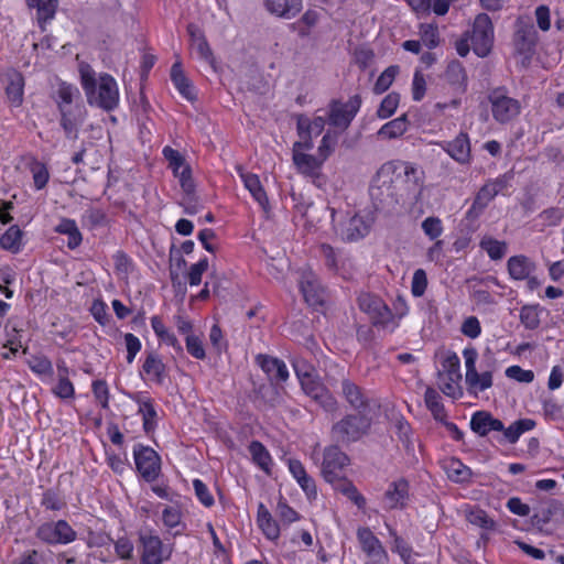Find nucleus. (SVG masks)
<instances>
[{
	"instance_id": "f257e3e1",
	"label": "nucleus",
	"mask_w": 564,
	"mask_h": 564,
	"mask_svg": "<svg viewBox=\"0 0 564 564\" xmlns=\"http://www.w3.org/2000/svg\"><path fill=\"white\" fill-rule=\"evenodd\" d=\"M80 84L90 106L105 111H112L119 105V88L116 79L109 74L96 76V72L87 63L79 64Z\"/></svg>"
},
{
	"instance_id": "f03ea898",
	"label": "nucleus",
	"mask_w": 564,
	"mask_h": 564,
	"mask_svg": "<svg viewBox=\"0 0 564 564\" xmlns=\"http://www.w3.org/2000/svg\"><path fill=\"white\" fill-rule=\"evenodd\" d=\"M393 166L383 163L378 170L370 186V197L375 208L379 212L390 213L397 208L403 198L397 187L392 175Z\"/></svg>"
},
{
	"instance_id": "7ed1b4c3",
	"label": "nucleus",
	"mask_w": 564,
	"mask_h": 564,
	"mask_svg": "<svg viewBox=\"0 0 564 564\" xmlns=\"http://www.w3.org/2000/svg\"><path fill=\"white\" fill-rule=\"evenodd\" d=\"M371 426L370 411L350 412L332 425L330 435L336 443L349 445L368 435Z\"/></svg>"
},
{
	"instance_id": "20e7f679",
	"label": "nucleus",
	"mask_w": 564,
	"mask_h": 564,
	"mask_svg": "<svg viewBox=\"0 0 564 564\" xmlns=\"http://www.w3.org/2000/svg\"><path fill=\"white\" fill-rule=\"evenodd\" d=\"M386 164L392 165L394 170L392 178L399 187L403 200L416 199L422 194L423 171L415 164L404 161H389Z\"/></svg>"
},
{
	"instance_id": "39448f33",
	"label": "nucleus",
	"mask_w": 564,
	"mask_h": 564,
	"mask_svg": "<svg viewBox=\"0 0 564 564\" xmlns=\"http://www.w3.org/2000/svg\"><path fill=\"white\" fill-rule=\"evenodd\" d=\"M141 564H162L170 560L173 549L163 544L152 530L138 533Z\"/></svg>"
},
{
	"instance_id": "423d86ee",
	"label": "nucleus",
	"mask_w": 564,
	"mask_h": 564,
	"mask_svg": "<svg viewBox=\"0 0 564 564\" xmlns=\"http://www.w3.org/2000/svg\"><path fill=\"white\" fill-rule=\"evenodd\" d=\"M332 223L336 234L344 241H357L366 237L371 228V219L360 214H346L344 220H337V213L332 210Z\"/></svg>"
},
{
	"instance_id": "0eeeda50",
	"label": "nucleus",
	"mask_w": 564,
	"mask_h": 564,
	"mask_svg": "<svg viewBox=\"0 0 564 564\" xmlns=\"http://www.w3.org/2000/svg\"><path fill=\"white\" fill-rule=\"evenodd\" d=\"M350 464L348 455L338 446L329 445L323 451L321 473L325 481L336 486L344 479V469Z\"/></svg>"
},
{
	"instance_id": "6e6552de",
	"label": "nucleus",
	"mask_w": 564,
	"mask_h": 564,
	"mask_svg": "<svg viewBox=\"0 0 564 564\" xmlns=\"http://www.w3.org/2000/svg\"><path fill=\"white\" fill-rule=\"evenodd\" d=\"M489 102L494 119L499 123H508L521 112V104L518 99L508 96L505 88H496L489 94Z\"/></svg>"
},
{
	"instance_id": "1a4fd4ad",
	"label": "nucleus",
	"mask_w": 564,
	"mask_h": 564,
	"mask_svg": "<svg viewBox=\"0 0 564 564\" xmlns=\"http://www.w3.org/2000/svg\"><path fill=\"white\" fill-rule=\"evenodd\" d=\"M137 471L147 482H153L161 474V457L150 446L138 443L133 446Z\"/></svg>"
},
{
	"instance_id": "9d476101",
	"label": "nucleus",
	"mask_w": 564,
	"mask_h": 564,
	"mask_svg": "<svg viewBox=\"0 0 564 564\" xmlns=\"http://www.w3.org/2000/svg\"><path fill=\"white\" fill-rule=\"evenodd\" d=\"M470 43L477 56L486 57L490 53L494 44V25L486 13H480L476 17L473 24Z\"/></svg>"
},
{
	"instance_id": "9b49d317",
	"label": "nucleus",
	"mask_w": 564,
	"mask_h": 564,
	"mask_svg": "<svg viewBox=\"0 0 564 564\" xmlns=\"http://www.w3.org/2000/svg\"><path fill=\"white\" fill-rule=\"evenodd\" d=\"M36 538L51 545L69 544L77 538L76 531L65 520L45 522L36 529Z\"/></svg>"
},
{
	"instance_id": "f8f14e48",
	"label": "nucleus",
	"mask_w": 564,
	"mask_h": 564,
	"mask_svg": "<svg viewBox=\"0 0 564 564\" xmlns=\"http://www.w3.org/2000/svg\"><path fill=\"white\" fill-rule=\"evenodd\" d=\"M463 356L466 367L465 381L468 390L477 393L489 389L492 386V375L490 371L478 373L476 369L477 350L474 347H467L463 350Z\"/></svg>"
},
{
	"instance_id": "ddd939ff",
	"label": "nucleus",
	"mask_w": 564,
	"mask_h": 564,
	"mask_svg": "<svg viewBox=\"0 0 564 564\" xmlns=\"http://www.w3.org/2000/svg\"><path fill=\"white\" fill-rule=\"evenodd\" d=\"M361 106V97L359 95L351 96L347 102L332 101L328 111V122L330 126L347 129L359 111Z\"/></svg>"
},
{
	"instance_id": "4468645a",
	"label": "nucleus",
	"mask_w": 564,
	"mask_h": 564,
	"mask_svg": "<svg viewBox=\"0 0 564 564\" xmlns=\"http://www.w3.org/2000/svg\"><path fill=\"white\" fill-rule=\"evenodd\" d=\"M300 289L305 302L318 308L324 306L327 300V291L321 283L319 278L312 270H304L300 278Z\"/></svg>"
},
{
	"instance_id": "2eb2a0df",
	"label": "nucleus",
	"mask_w": 564,
	"mask_h": 564,
	"mask_svg": "<svg viewBox=\"0 0 564 564\" xmlns=\"http://www.w3.org/2000/svg\"><path fill=\"white\" fill-rule=\"evenodd\" d=\"M325 122V118L322 116H316L311 119L306 115H297L296 131L300 140L295 142V147L306 150L313 149V138L318 137L323 132Z\"/></svg>"
},
{
	"instance_id": "dca6fc26",
	"label": "nucleus",
	"mask_w": 564,
	"mask_h": 564,
	"mask_svg": "<svg viewBox=\"0 0 564 564\" xmlns=\"http://www.w3.org/2000/svg\"><path fill=\"white\" fill-rule=\"evenodd\" d=\"M437 145L458 164L471 163V145L467 132L460 131L453 140L441 141Z\"/></svg>"
},
{
	"instance_id": "f3484780",
	"label": "nucleus",
	"mask_w": 564,
	"mask_h": 564,
	"mask_svg": "<svg viewBox=\"0 0 564 564\" xmlns=\"http://www.w3.org/2000/svg\"><path fill=\"white\" fill-rule=\"evenodd\" d=\"M409 481L404 478H400L392 481L383 495V509L395 510L404 509L409 501Z\"/></svg>"
},
{
	"instance_id": "a211bd4d",
	"label": "nucleus",
	"mask_w": 564,
	"mask_h": 564,
	"mask_svg": "<svg viewBox=\"0 0 564 564\" xmlns=\"http://www.w3.org/2000/svg\"><path fill=\"white\" fill-rule=\"evenodd\" d=\"M58 111L61 113L59 123L64 130L66 138L73 140L77 139L78 130L84 123L86 117L85 106L82 104L68 108L58 109Z\"/></svg>"
},
{
	"instance_id": "6ab92c4d",
	"label": "nucleus",
	"mask_w": 564,
	"mask_h": 564,
	"mask_svg": "<svg viewBox=\"0 0 564 564\" xmlns=\"http://www.w3.org/2000/svg\"><path fill=\"white\" fill-rule=\"evenodd\" d=\"M341 395L355 412L370 411V398L361 387L350 379L341 380Z\"/></svg>"
},
{
	"instance_id": "aec40b11",
	"label": "nucleus",
	"mask_w": 564,
	"mask_h": 564,
	"mask_svg": "<svg viewBox=\"0 0 564 564\" xmlns=\"http://www.w3.org/2000/svg\"><path fill=\"white\" fill-rule=\"evenodd\" d=\"M513 177V171H508L498 175L496 178H490L479 188L476 195L479 199H482L489 205L497 195H506V192L511 186Z\"/></svg>"
},
{
	"instance_id": "412c9836",
	"label": "nucleus",
	"mask_w": 564,
	"mask_h": 564,
	"mask_svg": "<svg viewBox=\"0 0 564 564\" xmlns=\"http://www.w3.org/2000/svg\"><path fill=\"white\" fill-rule=\"evenodd\" d=\"M470 430L480 437L487 436L490 432L503 430V423L496 419L489 411H476L469 422Z\"/></svg>"
},
{
	"instance_id": "4be33fe9",
	"label": "nucleus",
	"mask_w": 564,
	"mask_h": 564,
	"mask_svg": "<svg viewBox=\"0 0 564 564\" xmlns=\"http://www.w3.org/2000/svg\"><path fill=\"white\" fill-rule=\"evenodd\" d=\"M130 399L139 406L138 413L142 416L144 432L150 433L154 431L156 427L158 413L153 400L145 392L130 394Z\"/></svg>"
},
{
	"instance_id": "5701e85b",
	"label": "nucleus",
	"mask_w": 564,
	"mask_h": 564,
	"mask_svg": "<svg viewBox=\"0 0 564 564\" xmlns=\"http://www.w3.org/2000/svg\"><path fill=\"white\" fill-rule=\"evenodd\" d=\"M513 41L520 54H531L538 41V33L534 25L518 20Z\"/></svg>"
},
{
	"instance_id": "b1692460",
	"label": "nucleus",
	"mask_w": 564,
	"mask_h": 564,
	"mask_svg": "<svg viewBox=\"0 0 564 564\" xmlns=\"http://www.w3.org/2000/svg\"><path fill=\"white\" fill-rule=\"evenodd\" d=\"M256 521L258 528L268 540L272 542L279 540L281 533L279 522L272 517L263 502L258 503Z\"/></svg>"
},
{
	"instance_id": "393cba45",
	"label": "nucleus",
	"mask_w": 564,
	"mask_h": 564,
	"mask_svg": "<svg viewBox=\"0 0 564 564\" xmlns=\"http://www.w3.org/2000/svg\"><path fill=\"white\" fill-rule=\"evenodd\" d=\"M264 7L269 13L281 19H293L302 8V0H264Z\"/></svg>"
},
{
	"instance_id": "a878e982",
	"label": "nucleus",
	"mask_w": 564,
	"mask_h": 564,
	"mask_svg": "<svg viewBox=\"0 0 564 564\" xmlns=\"http://www.w3.org/2000/svg\"><path fill=\"white\" fill-rule=\"evenodd\" d=\"M257 360L271 381L284 382L289 379V370L283 360L267 355H259Z\"/></svg>"
},
{
	"instance_id": "bb28decb",
	"label": "nucleus",
	"mask_w": 564,
	"mask_h": 564,
	"mask_svg": "<svg viewBox=\"0 0 564 564\" xmlns=\"http://www.w3.org/2000/svg\"><path fill=\"white\" fill-rule=\"evenodd\" d=\"M239 175L245 187L249 191L253 199L260 205V207L265 213H268L270 209L269 199L260 182L259 176L257 174L245 172L242 170L239 171Z\"/></svg>"
},
{
	"instance_id": "cd10ccee",
	"label": "nucleus",
	"mask_w": 564,
	"mask_h": 564,
	"mask_svg": "<svg viewBox=\"0 0 564 564\" xmlns=\"http://www.w3.org/2000/svg\"><path fill=\"white\" fill-rule=\"evenodd\" d=\"M357 539L362 551L372 558L381 560L387 555L380 540L372 533L369 528H359L357 530Z\"/></svg>"
},
{
	"instance_id": "c85d7f7f",
	"label": "nucleus",
	"mask_w": 564,
	"mask_h": 564,
	"mask_svg": "<svg viewBox=\"0 0 564 564\" xmlns=\"http://www.w3.org/2000/svg\"><path fill=\"white\" fill-rule=\"evenodd\" d=\"M534 427L535 422L532 419H520L514 421L508 427L503 426V430L500 431L502 434L497 436L496 438L500 444H516L522 434L533 430Z\"/></svg>"
},
{
	"instance_id": "c756f323",
	"label": "nucleus",
	"mask_w": 564,
	"mask_h": 564,
	"mask_svg": "<svg viewBox=\"0 0 564 564\" xmlns=\"http://www.w3.org/2000/svg\"><path fill=\"white\" fill-rule=\"evenodd\" d=\"M507 269L511 279L522 281L536 270V265L529 257L519 254L508 259Z\"/></svg>"
},
{
	"instance_id": "7c9ffc66",
	"label": "nucleus",
	"mask_w": 564,
	"mask_h": 564,
	"mask_svg": "<svg viewBox=\"0 0 564 564\" xmlns=\"http://www.w3.org/2000/svg\"><path fill=\"white\" fill-rule=\"evenodd\" d=\"M304 148H296L293 144V162L297 170L305 175H316L322 166L323 159L319 160L312 154L303 153Z\"/></svg>"
},
{
	"instance_id": "2f4dec72",
	"label": "nucleus",
	"mask_w": 564,
	"mask_h": 564,
	"mask_svg": "<svg viewBox=\"0 0 564 564\" xmlns=\"http://www.w3.org/2000/svg\"><path fill=\"white\" fill-rule=\"evenodd\" d=\"M54 99L58 109L82 105L79 89L65 82L58 84L54 93Z\"/></svg>"
},
{
	"instance_id": "473e14b6",
	"label": "nucleus",
	"mask_w": 564,
	"mask_h": 564,
	"mask_svg": "<svg viewBox=\"0 0 564 564\" xmlns=\"http://www.w3.org/2000/svg\"><path fill=\"white\" fill-rule=\"evenodd\" d=\"M142 370L152 381L162 384L166 377V366L162 359L154 352H149L142 365Z\"/></svg>"
},
{
	"instance_id": "72a5a7b5",
	"label": "nucleus",
	"mask_w": 564,
	"mask_h": 564,
	"mask_svg": "<svg viewBox=\"0 0 564 564\" xmlns=\"http://www.w3.org/2000/svg\"><path fill=\"white\" fill-rule=\"evenodd\" d=\"M446 82L458 93H465L467 88V75L464 66L458 61L448 63L445 70Z\"/></svg>"
},
{
	"instance_id": "f704fd0d",
	"label": "nucleus",
	"mask_w": 564,
	"mask_h": 564,
	"mask_svg": "<svg viewBox=\"0 0 564 564\" xmlns=\"http://www.w3.org/2000/svg\"><path fill=\"white\" fill-rule=\"evenodd\" d=\"M187 32L191 39L193 48L197 52L198 56L203 59H210L213 56L209 44L204 35V32L194 23L187 25Z\"/></svg>"
},
{
	"instance_id": "c9c22d12",
	"label": "nucleus",
	"mask_w": 564,
	"mask_h": 564,
	"mask_svg": "<svg viewBox=\"0 0 564 564\" xmlns=\"http://www.w3.org/2000/svg\"><path fill=\"white\" fill-rule=\"evenodd\" d=\"M171 80L184 98L187 100L195 99L194 88L188 78L185 76L180 62H176L172 65Z\"/></svg>"
},
{
	"instance_id": "e433bc0d",
	"label": "nucleus",
	"mask_w": 564,
	"mask_h": 564,
	"mask_svg": "<svg viewBox=\"0 0 564 564\" xmlns=\"http://www.w3.org/2000/svg\"><path fill=\"white\" fill-rule=\"evenodd\" d=\"M466 521L481 530H497V522L479 507H467L465 509Z\"/></svg>"
},
{
	"instance_id": "4c0bfd02",
	"label": "nucleus",
	"mask_w": 564,
	"mask_h": 564,
	"mask_svg": "<svg viewBox=\"0 0 564 564\" xmlns=\"http://www.w3.org/2000/svg\"><path fill=\"white\" fill-rule=\"evenodd\" d=\"M151 326L154 334L162 343L173 347L177 354H183V347L181 343L177 340L176 336L165 327L160 316L154 315L151 317Z\"/></svg>"
},
{
	"instance_id": "58836bf2",
	"label": "nucleus",
	"mask_w": 564,
	"mask_h": 564,
	"mask_svg": "<svg viewBox=\"0 0 564 564\" xmlns=\"http://www.w3.org/2000/svg\"><path fill=\"white\" fill-rule=\"evenodd\" d=\"M252 462L265 474H271L272 457L265 446L259 441H252L248 446Z\"/></svg>"
},
{
	"instance_id": "ea45409f",
	"label": "nucleus",
	"mask_w": 564,
	"mask_h": 564,
	"mask_svg": "<svg viewBox=\"0 0 564 564\" xmlns=\"http://www.w3.org/2000/svg\"><path fill=\"white\" fill-rule=\"evenodd\" d=\"M28 4L36 8L39 25L42 31H45V23L55 15L57 0H28Z\"/></svg>"
},
{
	"instance_id": "a19ab883",
	"label": "nucleus",
	"mask_w": 564,
	"mask_h": 564,
	"mask_svg": "<svg viewBox=\"0 0 564 564\" xmlns=\"http://www.w3.org/2000/svg\"><path fill=\"white\" fill-rule=\"evenodd\" d=\"M55 231L68 236L67 247L72 250L82 243L83 236L74 219L63 218L56 226Z\"/></svg>"
},
{
	"instance_id": "79ce46f5",
	"label": "nucleus",
	"mask_w": 564,
	"mask_h": 564,
	"mask_svg": "<svg viewBox=\"0 0 564 564\" xmlns=\"http://www.w3.org/2000/svg\"><path fill=\"white\" fill-rule=\"evenodd\" d=\"M24 78L20 73L10 75L9 84L6 88V95L12 106L20 107L23 102Z\"/></svg>"
},
{
	"instance_id": "37998d69",
	"label": "nucleus",
	"mask_w": 564,
	"mask_h": 564,
	"mask_svg": "<svg viewBox=\"0 0 564 564\" xmlns=\"http://www.w3.org/2000/svg\"><path fill=\"white\" fill-rule=\"evenodd\" d=\"M163 524L172 532L173 536L181 535L186 528V524L182 522V512L177 507H166L162 512Z\"/></svg>"
},
{
	"instance_id": "c03bdc74",
	"label": "nucleus",
	"mask_w": 564,
	"mask_h": 564,
	"mask_svg": "<svg viewBox=\"0 0 564 564\" xmlns=\"http://www.w3.org/2000/svg\"><path fill=\"white\" fill-rule=\"evenodd\" d=\"M424 402L436 421L443 422L444 419H446V412L442 403V398L434 388H426L424 393Z\"/></svg>"
},
{
	"instance_id": "a18cd8bd",
	"label": "nucleus",
	"mask_w": 564,
	"mask_h": 564,
	"mask_svg": "<svg viewBox=\"0 0 564 564\" xmlns=\"http://www.w3.org/2000/svg\"><path fill=\"white\" fill-rule=\"evenodd\" d=\"M23 232L19 226H10L3 235L0 237V247L4 250L17 253L22 247Z\"/></svg>"
},
{
	"instance_id": "49530a36",
	"label": "nucleus",
	"mask_w": 564,
	"mask_h": 564,
	"mask_svg": "<svg viewBox=\"0 0 564 564\" xmlns=\"http://www.w3.org/2000/svg\"><path fill=\"white\" fill-rule=\"evenodd\" d=\"M408 129L406 115H402L387 123L378 131V135L383 139H395L401 137Z\"/></svg>"
},
{
	"instance_id": "de8ad7c7",
	"label": "nucleus",
	"mask_w": 564,
	"mask_h": 564,
	"mask_svg": "<svg viewBox=\"0 0 564 564\" xmlns=\"http://www.w3.org/2000/svg\"><path fill=\"white\" fill-rule=\"evenodd\" d=\"M445 378L462 379L460 360L455 352L448 354L442 361V371L438 372V380Z\"/></svg>"
},
{
	"instance_id": "09e8293b",
	"label": "nucleus",
	"mask_w": 564,
	"mask_h": 564,
	"mask_svg": "<svg viewBox=\"0 0 564 564\" xmlns=\"http://www.w3.org/2000/svg\"><path fill=\"white\" fill-rule=\"evenodd\" d=\"M336 490L346 496L351 502H354L358 509H365L366 498L359 492L357 487L348 479H344L341 482L334 486Z\"/></svg>"
},
{
	"instance_id": "8fccbe9b",
	"label": "nucleus",
	"mask_w": 564,
	"mask_h": 564,
	"mask_svg": "<svg viewBox=\"0 0 564 564\" xmlns=\"http://www.w3.org/2000/svg\"><path fill=\"white\" fill-rule=\"evenodd\" d=\"M479 246L487 252L491 260H500L507 252V243L505 241L496 240L491 237H484L480 240Z\"/></svg>"
},
{
	"instance_id": "3c124183",
	"label": "nucleus",
	"mask_w": 564,
	"mask_h": 564,
	"mask_svg": "<svg viewBox=\"0 0 564 564\" xmlns=\"http://www.w3.org/2000/svg\"><path fill=\"white\" fill-rule=\"evenodd\" d=\"M370 319L375 326H381L383 328L391 326V329L397 326L394 315L384 302L370 315Z\"/></svg>"
},
{
	"instance_id": "603ef678",
	"label": "nucleus",
	"mask_w": 564,
	"mask_h": 564,
	"mask_svg": "<svg viewBox=\"0 0 564 564\" xmlns=\"http://www.w3.org/2000/svg\"><path fill=\"white\" fill-rule=\"evenodd\" d=\"M520 321L527 329H536L541 323L539 305H524L520 311Z\"/></svg>"
},
{
	"instance_id": "864d4df0",
	"label": "nucleus",
	"mask_w": 564,
	"mask_h": 564,
	"mask_svg": "<svg viewBox=\"0 0 564 564\" xmlns=\"http://www.w3.org/2000/svg\"><path fill=\"white\" fill-rule=\"evenodd\" d=\"M398 73L399 66L397 65H391L388 68H386L377 78L373 86V93L380 95L388 90L389 87L392 85Z\"/></svg>"
},
{
	"instance_id": "5fc2aeb1",
	"label": "nucleus",
	"mask_w": 564,
	"mask_h": 564,
	"mask_svg": "<svg viewBox=\"0 0 564 564\" xmlns=\"http://www.w3.org/2000/svg\"><path fill=\"white\" fill-rule=\"evenodd\" d=\"M108 540L113 543L115 552L119 558L124 561L133 558L134 545L128 536L122 535L117 540H112L110 536H108Z\"/></svg>"
},
{
	"instance_id": "6e6d98bb",
	"label": "nucleus",
	"mask_w": 564,
	"mask_h": 564,
	"mask_svg": "<svg viewBox=\"0 0 564 564\" xmlns=\"http://www.w3.org/2000/svg\"><path fill=\"white\" fill-rule=\"evenodd\" d=\"M30 170L32 173L35 189H43L50 180V173L46 165L42 162L34 160L30 165Z\"/></svg>"
},
{
	"instance_id": "4d7b16f0",
	"label": "nucleus",
	"mask_w": 564,
	"mask_h": 564,
	"mask_svg": "<svg viewBox=\"0 0 564 564\" xmlns=\"http://www.w3.org/2000/svg\"><path fill=\"white\" fill-rule=\"evenodd\" d=\"M399 102H400V95L398 93H390L388 94L381 101L378 110H377V115L379 118L381 119H387L389 117H391L398 106H399Z\"/></svg>"
},
{
	"instance_id": "13d9d810",
	"label": "nucleus",
	"mask_w": 564,
	"mask_h": 564,
	"mask_svg": "<svg viewBox=\"0 0 564 564\" xmlns=\"http://www.w3.org/2000/svg\"><path fill=\"white\" fill-rule=\"evenodd\" d=\"M447 474L449 479L455 482H464L469 480L471 477V470L469 467L465 466L460 460H452L448 468Z\"/></svg>"
},
{
	"instance_id": "bf43d9fd",
	"label": "nucleus",
	"mask_w": 564,
	"mask_h": 564,
	"mask_svg": "<svg viewBox=\"0 0 564 564\" xmlns=\"http://www.w3.org/2000/svg\"><path fill=\"white\" fill-rule=\"evenodd\" d=\"M390 535L393 538L392 551L397 552L405 564H409L412 558V546L401 536L397 534L393 529H389Z\"/></svg>"
},
{
	"instance_id": "052dcab7",
	"label": "nucleus",
	"mask_w": 564,
	"mask_h": 564,
	"mask_svg": "<svg viewBox=\"0 0 564 564\" xmlns=\"http://www.w3.org/2000/svg\"><path fill=\"white\" fill-rule=\"evenodd\" d=\"M325 412L333 413L338 410L336 398L324 387L314 398H312Z\"/></svg>"
},
{
	"instance_id": "680f3d73",
	"label": "nucleus",
	"mask_w": 564,
	"mask_h": 564,
	"mask_svg": "<svg viewBox=\"0 0 564 564\" xmlns=\"http://www.w3.org/2000/svg\"><path fill=\"white\" fill-rule=\"evenodd\" d=\"M163 155L169 162V166L172 169L174 175H178V172L183 170V166H188L185 164L183 155L171 147H165L163 149Z\"/></svg>"
},
{
	"instance_id": "e2e57ef3",
	"label": "nucleus",
	"mask_w": 564,
	"mask_h": 564,
	"mask_svg": "<svg viewBox=\"0 0 564 564\" xmlns=\"http://www.w3.org/2000/svg\"><path fill=\"white\" fill-rule=\"evenodd\" d=\"M420 34L422 43L427 48H435L440 44L438 30L436 26H433L431 24H422Z\"/></svg>"
},
{
	"instance_id": "0e129e2a",
	"label": "nucleus",
	"mask_w": 564,
	"mask_h": 564,
	"mask_svg": "<svg viewBox=\"0 0 564 564\" xmlns=\"http://www.w3.org/2000/svg\"><path fill=\"white\" fill-rule=\"evenodd\" d=\"M422 230L431 240H435L443 234L442 220L434 216L427 217L422 221Z\"/></svg>"
},
{
	"instance_id": "69168bd1",
	"label": "nucleus",
	"mask_w": 564,
	"mask_h": 564,
	"mask_svg": "<svg viewBox=\"0 0 564 564\" xmlns=\"http://www.w3.org/2000/svg\"><path fill=\"white\" fill-rule=\"evenodd\" d=\"M41 505L47 510L59 511L65 507V501L55 490L47 489L42 495Z\"/></svg>"
},
{
	"instance_id": "338daca9",
	"label": "nucleus",
	"mask_w": 564,
	"mask_h": 564,
	"mask_svg": "<svg viewBox=\"0 0 564 564\" xmlns=\"http://www.w3.org/2000/svg\"><path fill=\"white\" fill-rule=\"evenodd\" d=\"M337 141L338 134L336 132L327 131L323 135L321 144L318 147V153L324 161L333 153L337 144Z\"/></svg>"
},
{
	"instance_id": "774afa93",
	"label": "nucleus",
	"mask_w": 564,
	"mask_h": 564,
	"mask_svg": "<svg viewBox=\"0 0 564 564\" xmlns=\"http://www.w3.org/2000/svg\"><path fill=\"white\" fill-rule=\"evenodd\" d=\"M383 303V301L373 294L370 293H362L358 297V304L362 312L367 313L369 316L372 315V313L380 307V305Z\"/></svg>"
}]
</instances>
